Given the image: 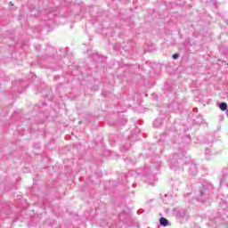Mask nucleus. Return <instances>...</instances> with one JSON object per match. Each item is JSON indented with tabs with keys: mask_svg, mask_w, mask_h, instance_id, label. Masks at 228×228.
<instances>
[{
	"mask_svg": "<svg viewBox=\"0 0 228 228\" xmlns=\"http://www.w3.org/2000/svg\"><path fill=\"white\" fill-rule=\"evenodd\" d=\"M210 222L216 225H227L228 224V206L227 201L221 200L218 211H214L209 216Z\"/></svg>",
	"mask_w": 228,
	"mask_h": 228,
	"instance_id": "1",
	"label": "nucleus"
},
{
	"mask_svg": "<svg viewBox=\"0 0 228 228\" xmlns=\"http://www.w3.org/2000/svg\"><path fill=\"white\" fill-rule=\"evenodd\" d=\"M213 184L203 183L197 194L198 200L203 204H206L207 202L209 204V202H211V195H213Z\"/></svg>",
	"mask_w": 228,
	"mask_h": 228,
	"instance_id": "2",
	"label": "nucleus"
},
{
	"mask_svg": "<svg viewBox=\"0 0 228 228\" xmlns=\"http://www.w3.org/2000/svg\"><path fill=\"white\" fill-rule=\"evenodd\" d=\"M186 165V157L183 152H178L169 157V167L172 170H180Z\"/></svg>",
	"mask_w": 228,
	"mask_h": 228,
	"instance_id": "3",
	"label": "nucleus"
},
{
	"mask_svg": "<svg viewBox=\"0 0 228 228\" xmlns=\"http://www.w3.org/2000/svg\"><path fill=\"white\" fill-rule=\"evenodd\" d=\"M173 214L178 220H180L181 224H184V222H188L190 218V215L184 208H174Z\"/></svg>",
	"mask_w": 228,
	"mask_h": 228,
	"instance_id": "4",
	"label": "nucleus"
},
{
	"mask_svg": "<svg viewBox=\"0 0 228 228\" xmlns=\"http://www.w3.org/2000/svg\"><path fill=\"white\" fill-rule=\"evenodd\" d=\"M189 174L191 175H197V174H199V168L197 167V164H190Z\"/></svg>",
	"mask_w": 228,
	"mask_h": 228,
	"instance_id": "5",
	"label": "nucleus"
},
{
	"mask_svg": "<svg viewBox=\"0 0 228 228\" xmlns=\"http://www.w3.org/2000/svg\"><path fill=\"white\" fill-rule=\"evenodd\" d=\"M163 124V118H158L153 122L154 127H161V125Z\"/></svg>",
	"mask_w": 228,
	"mask_h": 228,
	"instance_id": "6",
	"label": "nucleus"
},
{
	"mask_svg": "<svg viewBox=\"0 0 228 228\" xmlns=\"http://www.w3.org/2000/svg\"><path fill=\"white\" fill-rule=\"evenodd\" d=\"M159 224L160 225H162L163 227H167L169 224L168 219L165 218V217H160L159 219Z\"/></svg>",
	"mask_w": 228,
	"mask_h": 228,
	"instance_id": "7",
	"label": "nucleus"
},
{
	"mask_svg": "<svg viewBox=\"0 0 228 228\" xmlns=\"http://www.w3.org/2000/svg\"><path fill=\"white\" fill-rule=\"evenodd\" d=\"M219 108L222 111H227V102H222L220 104H219Z\"/></svg>",
	"mask_w": 228,
	"mask_h": 228,
	"instance_id": "8",
	"label": "nucleus"
},
{
	"mask_svg": "<svg viewBox=\"0 0 228 228\" xmlns=\"http://www.w3.org/2000/svg\"><path fill=\"white\" fill-rule=\"evenodd\" d=\"M202 122H204V119L202 118V116H198V117L194 119V124L200 125V124H202Z\"/></svg>",
	"mask_w": 228,
	"mask_h": 228,
	"instance_id": "9",
	"label": "nucleus"
},
{
	"mask_svg": "<svg viewBox=\"0 0 228 228\" xmlns=\"http://www.w3.org/2000/svg\"><path fill=\"white\" fill-rule=\"evenodd\" d=\"M205 156L208 158V159H209V156H211V150L209 148L205 150Z\"/></svg>",
	"mask_w": 228,
	"mask_h": 228,
	"instance_id": "10",
	"label": "nucleus"
},
{
	"mask_svg": "<svg viewBox=\"0 0 228 228\" xmlns=\"http://www.w3.org/2000/svg\"><path fill=\"white\" fill-rule=\"evenodd\" d=\"M4 208L8 209L10 207L8 205L2 204V213H4Z\"/></svg>",
	"mask_w": 228,
	"mask_h": 228,
	"instance_id": "11",
	"label": "nucleus"
},
{
	"mask_svg": "<svg viewBox=\"0 0 228 228\" xmlns=\"http://www.w3.org/2000/svg\"><path fill=\"white\" fill-rule=\"evenodd\" d=\"M153 168H156V170H159V168H161V162H159L158 166L153 167Z\"/></svg>",
	"mask_w": 228,
	"mask_h": 228,
	"instance_id": "12",
	"label": "nucleus"
},
{
	"mask_svg": "<svg viewBox=\"0 0 228 228\" xmlns=\"http://www.w3.org/2000/svg\"><path fill=\"white\" fill-rule=\"evenodd\" d=\"M178 59H179V53H174L173 60H178Z\"/></svg>",
	"mask_w": 228,
	"mask_h": 228,
	"instance_id": "13",
	"label": "nucleus"
},
{
	"mask_svg": "<svg viewBox=\"0 0 228 228\" xmlns=\"http://www.w3.org/2000/svg\"><path fill=\"white\" fill-rule=\"evenodd\" d=\"M121 151H122L123 152H127V151H129V149H127V148H126V147H122V148H121Z\"/></svg>",
	"mask_w": 228,
	"mask_h": 228,
	"instance_id": "14",
	"label": "nucleus"
},
{
	"mask_svg": "<svg viewBox=\"0 0 228 228\" xmlns=\"http://www.w3.org/2000/svg\"><path fill=\"white\" fill-rule=\"evenodd\" d=\"M51 51H53V52L54 53L55 50H54V48L49 46V47H48V52L51 53Z\"/></svg>",
	"mask_w": 228,
	"mask_h": 228,
	"instance_id": "15",
	"label": "nucleus"
},
{
	"mask_svg": "<svg viewBox=\"0 0 228 228\" xmlns=\"http://www.w3.org/2000/svg\"><path fill=\"white\" fill-rule=\"evenodd\" d=\"M41 48H42V46H41L40 45H37L36 46L37 51H40Z\"/></svg>",
	"mask_w": 228,
	"mask_h": 228,
	"instance_id": "16",
	"label": "nucleus"
},
{
	"mask_svg": "<svg viewBox=\"0 0 228 228\" xmlns=\"http://www.w3.org/2000/svg\"><path fill=\"white\" fill-rule=\"evenodd\" d=\"M224 179H225V175H223V179L220 181V183H224Z\"/></svg>",
	"mask_w": 228,
	"mask_h": 228,
	"instance_id": "17",
	"label": "nucleus"
},
{
	"mask_svg": "<svg viewBox=\"0 0 228 228\" xmlns=\"http://www.w3.org/2000/svg\"><path fill=\"white\" fill-rule=\"evenodd\" d=\"M41 106H47V102H42Z\"/></svg>",
	"mask_w": 228,
	"mask_h": 228,
	"instance_id": "18",
	"label": "nucleus"
},
{
	"mask_svg": "<svg viewBox=\"0 0 228 228\" xmlns=\"http://www.w3.org/2000/svg\"><path fill=\"white\" fill-rule=\"evenodd\" d=\"M193 111H194L195 113H197V111H199V109H198V108H194V109H193Z\"/></svg>",
	"mask_w": 228,
	"mask_h": 228,
	"instance_id": "19",
	"label": "nucleus"
},
{
	"mask_svg": "<svg viewBox=\"0 0 228 228\" xmlns=\"http://www.w3.org/2000/svg\"><path fill=\"white\" fill-rule=\"evenodd\" d=\"M125 161H126V163H129V159H125Z\"/></svg>",
	"mask_w": 228,
	"mask_h": 228,
	"instance_id": "20",
	"label": "nucleus"
},
{
	"mask_svg": "<svg viewBox=\"0 0 228 228\" xmlns=\"http://www.w3.org/2000/svg\"><path fill=\"white\" fill-rule=\"evenodd\" d=\"M10 4H11V6H13V4L12 2H10Z\"/></svg>",
	"mask_w": 228,
	"mask_h": 228,
	"instance_id": "21",
	"label": "nucleus"
},
{
	"mask_svg": "<svg viewBox=\"0 0 228 228\" xmlns=\"http://www.w3.org/2000/svg\"><path fill=\"white\" fill-rule=\"evenodd\" d=\"M0 218H3V215L0 214Z\"/></svg>",
	"mask_w": 228,
	"mask_h": 228,
	"instance_id": "22",
	"label": "nucleus"
},
{
	"mask_svg": "<svg viewBox=\"0 0 228 228\" xmlns=\"http://www.w3.org/2000/svg\"><path fill=\"white\" fill-rule=\"evenodd\" d=\"M83 121H79L78 124H82Z\"/></svg>",
	"mask_w": 228,
	"mask_h": 228,
	"instance_id": "23",
	"label": "nucleus"
},
{
	"mask_svg": "<svg viewBox=\"0 0 228 228\" xmlns=\"http://www.w3.org/2000/svg\"><path fill=\"white\" fill-rule=\"evenodd\" d=\"M20 92H22V89H20Z\"/></svg>",
	"mask_w": 228,
	"mask_h": 228,
	"instance_id": "24",
	"label": "nucleus"
},
{
	"mask_svg": "<svg viewBox=\"0 0 228 228\" xmlns=\"http://www.w3.org/2000/svg\"><path fill=\"white\" fill-rule=\"evenodd\" d=\"M224 172H227V169H224Z\"/></svg>",
	"mask_w": 228,
	"mask_h": 228,
	"instance_id": "25",
	"label": "nucleus"
}]
</instances>
